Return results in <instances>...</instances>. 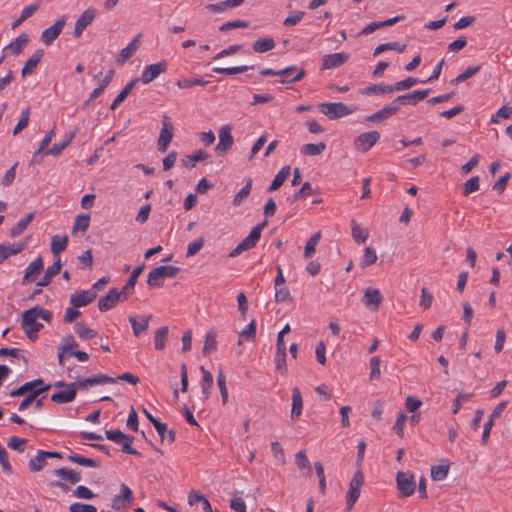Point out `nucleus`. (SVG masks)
Masks as SVG:
<instances>
[{"mask_svg": "<svg viewBox=\"0 0 512 512\" xmlns=\"http://www.w3.org/2000/svg\"><path fill=\"white\" fill-rule=\"evenodd\" d=\"M180 271L179 267L176 266H159L152 269L147 278V284L151 288L161 287L166 278L175 277Z\"/></svg>", "mask_w": 512, "mask_h": 512, "instance_id": "1", "label": "nucleus"}, {"mask_svg": "<svg viewBox=\"0 0 512 512\" xmlns=\"http://www.w3.org/2000/svg\"><path fill=\"white\" fill-rule=\"evenodd\" d=\"M266 225V221L256 225L252 228L249 235L245 237L229 254V257H237L242 252L247 251L255 247L257 242L260 240L261 232Z\"/></svg>", "mask_w": 512, "mask_h": 512, "instance_id": "2", "label": "nucleus"}, {"mask_svg": "<svg viewBox=\"0 0 512 512\" xmlns=\"http://www.w3.org/2000/svg\"><path fill=\"white\" fill-rule=\"evenodd\" d=\"M318 108L329 119H338L354 112V109L349 108L342 102L321 103Z\"/></svg>", "mask_w": 512, "mask_h": 512, "instance_id": "3", "label": "nucleus"}, {"mask_svg": "<svg viewBox=\"0 0 512 512\" xmlns=\"http://www.w3.org/2000/svg\"><path fill=\"white\" fill-rule=\"evenodd\" d=\"M22 328L31 341L37 339V333L43 328V325L37 322L35 310L28 309L22 315Z\"/></svg>", "mask_w": 512, "mask_h": 512, "instance_id": "4", "label": "nucleus"}, {"mask_svg": "<svg viewBox=\"0 0 512 512\" xmlns=\"http://www.w3.org/2000/svg\"><path fill=\"white\" fill-rule=\"evenodd\" d=\"M396 483L400 497H409L414 494L416 489V483L414 475L410 471L397 472Z\"/></svg>", "mask_w": 512, "mask_h": 512, "instance_id": "5", "label": "nucleus"}, {"mask_svg": "<svg viewBox=\"0 0 512 512\" xmlns=\"http://www.w3.org/2000/svg\"><path fill=\"white\" fill-rule=\"evenodd\" d=\"M168 63L166 60L159 61L154 64L147 65L138 78L143 84H149L155 80L159 75L167 72Z\"/></svg>", "mask_w": 512, "mask_h": 512, "instance_id": "6", "label": "nucleus"}, {"mask_svg": "<svg viewBox=\"0 0 512 512\" xmlns=\"http://www.w3.org/2000/svg\"><path fill=\"white\" fill-rule=\"evenodd\" d=\"M173 139V124L167 115L162 117V128L160 130L157 146L161 153L166 152L168 146Z\"/></svg>", "mask_w": 512, "mask_h": 512, "instance_id": "7", "label": "nucleus"}, {"mask_svg": "<svg viewBox=\"0 0 512 512\" xmlns=\"http://www.w3.org/2000/svg\"><path fill=\"white\" fill-rule=\"evenodd\" d=\"M133 500L134 496L132 490L126 484H121L120 494L113 497L111 508L114 510L126 509L131 506Z\"/></svg>", "mask_w": 512, "mask_h": 512, "instance_id": "8", "label": "nucleus"}, {"mask_svg": "<svg viewBox=\"0 0 512 512\" xmlns=\"http://www.w3.org/2000/svg\"><path fill=\"white\" fill-rule=\"evenodd\" d=\"M363 483V473L360 470H358L354 473L351 479L349 490L346 495L347 504H349L350 507H353L356 501L358 500Z\"/></svg>", "mask_w": 512, "mask_h": 512, "instance_id": "9", "label": "nucleus"}, {"mask_svg": "<svg viewBox=\"0 0 512 512\" xmlns=\"http://www.w3.org/2000/svg\"><path fill=\"white\" fill-rule=\"evenodd\" d=\"M66 20L67 17L65 15H62L60 18H58L52 26L48 27L42 32L41 41L47 46L51 45L62 32L66 24Z\"/></svg>", "mask_w": 512, "mask_h": 512, "instance_id": "10", "label": "nucleus"}, {"mask_svg": "<svg viewBox=\"0 0 512 512\" xmlns=\"http://www.w3.org/2000/svg\"><path fill=\"white\" fill-rule=\"evenodd\" d=\"M126 299L116 288H112L109 292L102 296L98 301V308L101 312H106L116 306L118 302H123Z\"/></svg>", "mask_w": 512, "mask_h": 512, "instance_id": "11", "label": "nucleus"}, {"mask_svg": "<svg viewBox=\"0 0 512 512\" xmlns=\"http://www.w3.org/2000/svg\"><path fill=\"white\" fill-rule=\"evenodd\" d=\"M380 139V133L377 131H369L360 134L355 142V149L360 152L368 151L378 140Z\"/></svg>", "mask_w": 512, "mask_h": 512, "instance_id": "12", "label": "nucleus"}, {"mask_svg": "<svg viewBox=\"0 0 512 512\" xmlns=\"http://www.w3.org/2000/svg\"><path fill=\"white\" fill-rule=\"evenodd\" d=\"M61 270L60 259L58 258L52 265H50L43 276V278L37 282V288L31 294L30 299L34 298L36 295L41 293V287H45L50 284L51 279L57 275Z\"/></svg>", "mask_w": 512, "mask_h": 512, "instance_id": "13", "label": "nucleus"}, {"mask_svg": "<svg viewBox=\"0 0 512 512\" xmlns=\"http://www.w3.org/2000/svg\"><path fill=\"white\" fill-rule=\"evenodd\" d=\"M383 301L381 292L376 288H368L364 292L362 302L371 311H378Z\"/></svg>", "mask_w": 512, "mask_h": 512, "instance_id": "14", "label": "nucleus"}, {"mask_svg": "<svg viewBox=\"0 0 512 512\" xmlns=\"http://www.w3.org/2000/svg\"><path fill=\"white\" fill-rule=\"evenodd\" d=\"M232 128L230 125H223L219 130V143L216 146V151L219 154H224L233 146V137L231 134Z\"/></svg>", "mask_w": 512, "mask_h": 512, "instance_id": "15", "label": "nucleus"}, {"mask_svg": "<svg viewBox=\"0 0 512 512\" xmlns=\"http://www.w3.org/2000/svg\"><path fill=\"white\" fill-rule=\"evenodd\" d=\"M95 11L93 9L85 10L77 19L73 31L75 38H79L83 31L94 21Z\"/></svg>", "mask_w": 512, "mask_h": 512, "instance_id": "16", "label": "nucleus"}, {"mask_svg": "<svg viewBox=\"0 0 512 512\" xmlns=\"http://www.w3.org/2000/svg\"><path fill=\"white\" fill-rule=\"evenodd\" d=\"M77 388H79L77 382L70 383L66 389L52 394L51 400L59 404L69 403L75 399Z\"/></svg>", "mask_w": 512, "mask_h": 512, "instance_id": "17", "label": "nucleus"}, {"mask_svg": "<svg viewBox=\"0 0 512 512\" xmlns=\"http://www.w3.org/2000/svg\"><path fill=\"white\" fill-rule=\"evenodd\" d=\"M97 293L90 290H82L70 296V303L75 308L84 307L96 299Z\"/></svg>", "mask_w": 512, "mask_h": 512, "instance_id": "18", "label": "nucleus"}, {"mask_svg": "<svg viewBox=\"0 0 512 512\" xmlns=\"http://www.w3.org/2000/svg\"><path fill=\"white\" fill-rule=\"evenodd\" d=\"M349 58V54L344 52L326 54L322 57V69L337 68L346 63L349 60Z\"/></svg>", "mask_w": 512, "mask_h": 512, "instance_id": "19", "label": "nucleus"}, {"mask_svg": "<svg viewBox=\"0 0 512 512\" xmlns=\"http://www.w3.org/2000/svg\"><path fill=\"white\" fill-rule=\"evenodd\" d=\"M400 110L399 104H395L394 101L391 105L384 106L381 110L367 116L365 118L368 122H381L396 114Z\"/></svg>", "mask_w": 512, "mask_h": 512, "instance_id": "20", "label": "nucleus"}, {"mask_svg": "<svg viewBox=\"0 0 512 512\" xmlns=\"http://www.w3.org/2000/svg\"><path fill=\"white\" fill-rule=\"evenodd\" d=\"M140 39L141 35L138 34L125 48L120 51L118 57L116 58L118 65H124V63L134 55V53L140 47Z\"/></svg>", "mask_w": 512, "mask_h": 512, "instance_id": "21", "label": "nucleus"}, {"mask_svg": "<svg viewBox=\"0 0 512 512\" xmlns=\"http://www.w3.org/2000/svg\"><path fill=\"white\" fill-rule=\"evenodd\" d=\"M429 93V89L414 91L412 93L398 96L394 99V103L398 104L401 102L403 104L416 105L419 101L424 100Z\"/></svg>", "mask_w": 512, "mask_h": 512, "instance_id": "22", "label": "nucleus"}, {"mask_svg": "<svg viewBox=\"0 0 512 512\" xmlns=\"http://www.w3.org/2000/svg\"><path fill=\"white\" fill-rule=\"evenodd\" d=\"M143 269H144V264H141V265L135 267L133 269V271L131 272L126 284L120 291V293L123 295V298H125L126 300L134 291L135 285L137 283V279H138L139 275L142 273Z\"/></svg>", "mask_w": 512, "mask_h": 512, "instance_id": "23", "label": "nucleus"}, {"mask_svg": "<svg viewBox=\"0 0 512 512\" xmlns=\"http://www.w3.org/2000/svg\"><path fill=\"white\" fill-rule=\"evenodd\" d=\"M116 383V379L113 377L107 376L105 374H97L89 378H85L81 381H78V387L85 389L88 386L99 385V384H110Z\"/></svg>", "mask_w": 512, "mask_h": 512, "instance_id": "24", "label": "nucleus"}, {"mask_svg": "<svg viewBox=\"0 0 512 512\" xmlns=\"http://www.w3.org/2000/svg\"><path fill=\"white\" fill-rule=\"evenodd\" d=\"M151 318V315L143 316L140 320H138L136 316L129 317V322L131 323L134 336L139 337L148 330Z\"/></svg>", "mask_w": 512, "mask_h": 512, "instance_id": "25", "label": "nucleus"}, {"mask_svg": "<svg viewBox=\"0 0 512 512\" xmlns=\"http://www.w3.org/2000/svg\"><path fill=\"white\" fill-rule=\"evenodd\" d=\"M303 410V398L301 395V391L298 387H294L292 389V409H291V419H298Z\"/></svg>", "mask_w": 512, "mask_h": 512, "instance_id": "26", "label": "nucleus"}, {"mask_svg": "<svg viewBox=\"0 0 512 512\" xmlns=\"http://www.w3.org/2000/svg\"><path fill=\"white\" fill-rule=\"evenodd\" d=\"M57 477L71 484H76L81 481V472L69 468L55 469L53 472Z\"/></svg>", "mask_w": 512, "mask_h": 512, "instance_id": "27", "label": "nucleus"}, {"mask_svg": "<svg viewBox=\"0 0 512 512\" xmlns=\"http://www.w3.org/2000/svg\"><path fill=\"white\" fill-rule=\"evenodd\" d=\"M42 270H43V260L41 257H38L37 259H35L31 263H29V265L27 266L24 277H23V281H22L23 284L33 281L35 279L36 275H38Z\"/></svg>", "mask_w": 512, "mask_h": 512, "instance_id": "28", "label": "nucleus"}, {"mask_svg": "<svg viewBox=\"0 0 512 512\" xmlns=\"http://www.w3.org/2000/svg\"><path fill=\"white\" fill-rule=\"evenodd\" d=\"M44 56V51L39 49L34 52V54L25 62L21 74L25 77L28 74H31L33 70L38 66Z\"/></svg>", "mask_w": 512, "mask_h": 512, "instance_id": "29", "label": "nucleus"}, {"mask_svg": "<svg viewBox=\"0 0 512 512\" xmlns=\"http://www.w3.org/2000/svg\"><path fill=\"white\" fill-rule=\"evenodd\" d=\"M291 174V167L289 165L284 166L274 177L273 181L271 182L270 186L268 187V192L276 191L278 190L283 183L287 180V178Z\"/></svg>", "mask_w": 512, "mask_h": 512, "instance_id": "30", "label": "nucleus"}, {"mask_svg": "<svg viewBox=\"0 0 512 512\" xmlns=\"http://www.w3.org/2000/svg\"><path fill=\"white\" fill-rule=\"evenodd\" d=\"M43 384H44V382L42 379H35L33 381H30V382H27V383L21 385L17 389L11 391L10 396L17 397V396L24 395L25 393L29 394L34 389L44 386Z\"/></svg>", "mask_w": 512, "mask_h": 512, "instance_id": "31", "label": "nucleus"}, {"mask_svg": "<svg viewBox=\"0 0 512 512\" xmlns=\"http://www.w3.org/2000/svg\"><path fill=\"white\" fill-rule=\"evenodd\" d=\"M209 157V154L204 150H197L191 155H186L181 159L183 166L187 168H192L196 165L197 162L206 160Z\"/></svg>", "mask_w": 512, "mask_h": 512, "instance_id": "32", "label": "nucleus"}, {"mask_svg": "<svg viewBox=\"0 0 512 512\" xmlns=\"http://www.w3.org/2000/svg\"><path fill=\"white\" fill-rule=\"evenodd\" d=\"M51 388V385L48 384V385H45V386H41L40 388H37V389H34L33 391H31L29 394L26 395V397L21 401L20 405H19V411H23L25 410L26 408H28L32 403L33 401H35V399L43 392H46L48 390H50Z\"/></svg>", "mask_w": 512, "mask_h": 512, "instance_id": "33", "label": "nucleus"}, {"mask_svg": "<svg viewBox=\"0 0 512 512\" xmlns=\"http://www.w3.org/2000/svg\"><path fill=\"white\" fill-rule=\"evenodd\" d=\"M29 36L26 33L20 34L14 41H12L5 49L10 50L15 56L21 54L23 48L28 44Z\"/></svg>", "mask_w": 512, "mask_h": 512, "instance_id": "34", "label": "nucleus"}, {"mask_svg": "<svg viewBox=\"0 0 512 512\" xmlns=\"http://www.w3.org/2000/svg\"><path fill=\"white\" fill-rule=\"evenodd\" d=\"M139 79L138 78H135V79H132L121 91L120 93L116 96V98L114 99V101L112 102L111 106H110V109L111 110H115L117 108V106L122 103L126 98L127 96L129 95V93L133 90V88L136 86V84L138 83Z\"/></svg>", "mask_w": 512, "mask_h": 512, "instance_id": "35", "label": "nucleus"}, {"mask_svg": "<svg viewBox=\"0 0 512 512\" xmlns=\"http://www.w3.org/2000/svg\"><path fill=\"white\" fill-rule=\"evenodd\" d=\"M202 373L201 389L205 399L209 398L210 391L213 387V375L203 366L200 367Z\"/></svg>", "mask_w": 512, "mask_h": 512, "instance_id": "36", "label": "nucleus"}, {"mask_svg": "<svg viewBox=\"0 0 512 512\" xmlns=\"http://www.w3.org/2000/svg\"><path fill=\"white\" fill-rule=\"evenodd\" d=\"M275 45L273 38H260L253 43L252 48L256 53H265L274 49Z\"/></svg>", "mask_w": 512, "mask_h": 512, "instance_id": "37", "label": "nucleus"}, {"mask_svg": "<svg viewBox=\"0 0 512 512\" xmlns=\"http://www.w3.org/2000/svg\"><path fill=\"white\" fill-rule=\"evenodd\" d=\"M68 244V236L54 235L51 239V252L53 255H59Z\"/></svg>", "mask_w": 512, "mask_h": 512, "instance_id": "38", "label": "nucleus"}, {"mask_svg": "<svg viewBox=\"0 0 512 512\" xmlns=\"http://www.w3.org/2000/svg\"><path fill=\"white\" fill-rule=\"evenodd\" d=\"M34 216L35 214L34 213H29L27 214L24 218H22L21 220H19L17 222L16 225H14L11 229H10V236L11 237H17L19 236L20 234L23 233V231L27 228V226L29 225V223L34 219Z\"/></svg>", "mask_w": 512, "mask_h": 512, "instance_id": "39", "label": "nucleus"}, {"mask_svg": "<svg viewBox=\"0 0 512 512\" xmlns=\"http://www.w3.org/2000/svg\"><path fill=\"white\" fill-rule=\"evenodd\" d=\"M351 232L353 239L358 243H364L369 237L368 230L362 228L355 220H351Z\"/></svg>", "mask_w": 512, "mask_h": 512, "instance_id": "40", "label": "nucleus"}, {"mask_svg": "<svg viewBox=\"0 0 512 512\" xmlns=\"http://www.w3.org/2000/svg\"><path fill=\"white\" fill-rule=\"evenodd\" d=\"M67 459L73 463L87 467L97 468L101 465L100 461L98 460L87 458L78 454H70L67 456Z\"/></svg>", "mask_w": 512, "mask_h": 512, "instance_id": "41", "label": "nucleus"}, {"mask_svg": "<svg viewBox=\"0 0 512 512\" xmlns=\"http://www.w3.org/2000/svg\"><path fill=\"white\" fill-rule=\"evenodd\" d=\"M364 95L372 94H390L393 93L392 85L388 84H374L364 88L361 91Z\"/></svg>", "mask_w": 512, "mask_h": 512, "instance_id": "42", "label": "nucleus"}, {"mask_svg": "<svg viewBox=\"0 0 512 512\" xmlns=\"http://www.w3.org/2000/svg\"><path fill=\"white\" fill-rule=\"evenodd\" d=\"M405 49H406V45L400 44L398 42L383 43V44L378 45L375 48V50L373 52V56H378L379 54H381L385 51H388V50H395V51H398L399 53H402L405 51Z\"/></svg>", "mask_w": 512, "mask_h": 512, "instance_id": "43", "label": "nucleus"}, {"mask_svg": "<svg viewBox=\"0 0 512 512\" xmlns=\"http://www.w3.org/2000/svg\"><path fill=\"white\" fill-rule=\"evenodd\" d=\"M295 463L300 470H306V476H311V465L304 450L295 454Z\"/></svg>", "mask_w": 512, "mask_h": 512, "instance_id": "44", "label": "nucleus"}, {"mask_svg": "<svg viewBox=\"0 0 512 512\" xmlns=\"http://www.w3.org/2000/svg\"><path fill=\"white\" fill-rule=\"evenodd\" d=\"M167 335H168V327L167 326L160 327L155 331L154 346H155L156 350H163L165 348Z\"/></svg>", "mask_w": 512, "mask_h": 512, "instance_id": "45", "label": "nucleus"}, {"mask_svg": "<svg viewBox=\"0 0 512 512\" xmlns=\"http://www.w3.org/2000/svg\"><path fill=\"white\" fill-rule=\"evenodd\" d=\"M320 238H321V231L316 232L309 238V240L307 241L305 248H304V257L306 259H309L313 256Z\"/></svg>", "mask_w": 512, "mask_h": 512, "instance_id": "46", "label": "nucleus"}, {"mask_svg": "<svg viewBox=\"0 0 512 512\" xmlns=\"http://www.w3.org/2000/svg\"><path fill=\"white\" fill-rule=\"evenodd\" d=\"M377 261V254L376 251L371 247H366L364 249V253L360 260V267L366 268L370 265H373Z\"/></svg>", "mask_w": 512, "mask_h": 512, "instance_id": "47", "label": "nucleus"}, {"mask_svg": "<svg viewBox=\"0 0 512 512\" xmlns=\"http://www.w3.org/2000/svg\"><path fill=\"white\" fill-rule=\"evenodd\" d=\"M217 349L216 332L211 330L205 336L203 354L208 355Z\"/></svg>", "mask_w": 512, "mask_h": 512, "instance_id": "48", "label": "nucleus"}, {"mask_svg": "<svg viewBox=\"0 0 512 512\" xmlns=\"http://www.w3.org/2000/svg\"><path fill=\"white\" fill-rule=\"evenodd\" d=\"M46 465V455L44 451H38L37 455L29 461V468L32 472H38Z\"/></svg>", "mask_w": 512, "mask_h": 512, "instance_id": "49", "label": "nucleus"}, {"mask_svg": "<svg viewBox=\"0 0 512 512\" xmlns=\"http://www.w3.org/2000/svg\"><path fill=\"white\" fill-rule=\"evenodd\" d=\"M256 337V321L255 319L251 320V322L247 325V327L245 329H243L240 333H239V340H238V345H241L242 344V338L246 339V340H254Z\"/></svg>", "mask_w": 512, "mask_h": 512, "instance_id": "50", "label": "nucleus"}, {"mask_svg": "<svg viewBox=\"0 0 512 512\" xmlns=\"http://www.w3.org/2000/svg\"><path fill=\"white\" fill-rule=\"evenodd\" d=\"M325 148H326V144L323 142L318 143V144L309 143V144H305L301 148V152L305 155L316 156V155L321 154L325 150Z\"/></svg>", "mask_w": 512, "mask_h": 512, "instance_id": "51", "label": "nucleus"}, {"mask_svg": "<svg viewBox=\"0 0 512 512\" xmlns=\"http://www.w3.org/2000/svg\"><path fill=\"white\" fill-rule=\"evenodd\" d=\"M217 385L220 390L222 402L223 404H226L228 401V390L226 386V376L222 369H219L217 374Z\"/></svg>", "mask_w": 512, "mask_h": 512, "instance_id": "52", "label": "nucleus"}, {"mask_svg": "<svg viewBox=\"0 0 512 512\" xmlns=\"http://www.w3.org/2000/svg\"><path fill=\"white\" fill-rule=\"evenodd\" d=\"M29 117H30V109H29V107H27L21 112L20 119L13 129L14 136L18 135L24 128H26L28 126Z\"/></svg>", "mask_w": 512, "mask_h": 512, "instance_id": "53", "label": "nucleus"}, {"mask_svg": "<svg viewBox=\"0 0 512 512\" xmlns=\"http://www.w3.org/2000/svg\"><path fill=\"white\" fill-rule=\"evenodd\" d=\"M75 332L81 339L84 340L94 338L97 335L94 330L86 327L82 322H77L75 324Z\"/></svg>", "mask_w": 512, "mask_h": 512, "instance_id": "54", "label": "nucleus"}, {"mask_svg": "<svg viewBox=\"0 0 512 512\" xmlns=\"http://www.w3.org/2000/svg\"><path fill=\"white\" fill-rule=\"evenodd\" d=\"M207 84H208V81L203 80L201 78L181 79V80H178L177 83H176V85L180 89H187V88H190V87L195 86V85L204 87Z\"/></svg>", "mask_w": 512, "mask_h": 512, "instance_id": "55", "label": "nucleus"}, {"mask_svg": "<svg viewBox=\"0 0 512 512\" xmlns=\"http://www.w3.org/2000/svg\"><path fill=\"white\" fill-rule=\"evenodd\" d=\"M481 67L480 66H473V67H468L464 72H462L461 74H459L456 78H454L451 83L452 84H459L461 82H464L466 81L467 79L471 78L472 76H474L475 74H477L479 71H480Z\"/></svg>", "mask_w": 512, "mask_h": 512, "instance_id": "56", "label": "nucleus"}, {"mask_svg": "<svg viewBox=\"0 0 512 512\" xmlns=\"http://www.w3.org/2000/svg\"><path fill=\"white\" fill-rule=\"evenodd\" d=\"M90 223V215L89 214H81L78 215L75 219L73 225V231L80 230L82 232H86Z\"/></svg>", "mask_w": 512, "mask_h": 512, "instance_id": "57", "label": "nucleus"}, {"mask_svg": "<svg viewBox=\"0 0 512 512\" xmlns=\"http://www.w3.org/2000/svg\"><path fill=\"white\" fill-rule=\"evenodd\" d=\"M249 67L246 65L243 66H237V67H229V68H221V67H214L212 71L214 73L218 74H226V75H234L239 73H244L248 71Z\"/></svg>", "mask_w": 512, "mask_h": 512, "instance_id": "58", "label": "nucleus"}, {"mask_svg": "<svg viewBox=\"0 0 512 512\" xmlns=\"http://www.w3.org/2000/svg\"><path fill=\"white\" fill-rule=\"evenodd\" d=\"M448 472H449V466H446V465L434 466L431 469V477L434 481H442L447 477Z\"/></svg>", "mask_w": 512, "mask_h": 512, "instance_id": "59", "label": "nucleus"}, {"mask_svg": "<svg viewBox=\"0 0 512 512\" xmlns=\"http://www.w3.org/2000/svg\"><path fill=\"white\" fill-rule=\"evenodd\" d=\"M26 247L25 243H13L8 245H1V248L4 251V254L6 255V259L11 255H16L23 251Z\"/></svg>", "mask_w": 512, "mask_h": 512, "instance_id": "60", "label": "nucleus"}, {"mask_svg": "<svg viewBox=\"0 0 512 512\" xmlns=\"http://www.w3.org/2000/svg\"><path fill=\"white\" fill-rule=\"evenodd\" d=\"M380 363L381 359L379 356H374L370 359V379L371 380H377L380 378L381 372H380Z\"/></svg>", "mask_w": 512, "mask_h": 512, "instance_id": "61", "label": "nucleus"}, {"mask_svg": "<svg viewBox=\"0 0 512 512\" xmlns=\"http://www.w3.org/2000/svg\"><path fill=\"white\" fill-rule=\"evenodd\" d=\"M271 449H272V453H273V456L274 458L280 463V464H285L286 463V458H285V453H284V450L281 446V444L277 441H274L271 443Z\"/></svg>", "mask_w": 512, "mask_h": 512, "instance_id": "62", "label": "nucleus"}, {"mask_svg": "<svg viewBox=\"0 0 512 512\" xmlns=\"http://www.w3.org/2000/svg\"><path fill=\"white\" fill-rule=\"evenodd\" d=\"M26 443V439L13 436L8 440L7 446L18 452H23L25 450Z\"/></svg>", "mask_w": 512, "mask_h": 512, "instance_id": "63", "label": "nucleus"}, {"mask_svg": "<svg viewBox=\"0 0 512 512\" xmlns=\"http://www.w3.org/2000/svg\"><path fill=\"white\" fill-rule=\"evenodd\" d=\"M70 512H97V508L91 504L75 502L69 507Z\"/></svg>", "mask_w": 512, "mask_h": 512, "instance_id": "64", "label": "nucleus"}]
</instances>
